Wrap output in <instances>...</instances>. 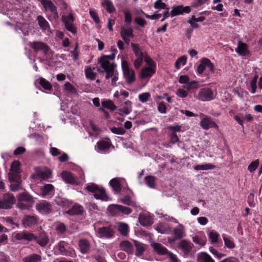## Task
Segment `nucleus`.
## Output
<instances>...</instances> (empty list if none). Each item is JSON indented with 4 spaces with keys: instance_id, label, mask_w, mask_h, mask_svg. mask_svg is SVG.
Here are the masks:
<instances>
[{
    "instance_id": "obj_56",
    "label": "nucleus",
    "mask_w": 262,
    "mask_h": 262,
    "mask_svg": "<svg viewBox=\"0 0 262 262\" xmlns=\"http://www.w3.org/2000/svg\"><path fill=\"white\" fill-rule=\"evenodd\" d=\"M17 207L21 210H27L29 209L32 206V205L28 204L25 202H21L18 201L17 204Z\"/></svg>"
},
{
    "instance_id": "obj_63",
    "label": "nucleus",
    "mask_w": 262,
    "mask_h": 262,
    "mask_svg": "<svg viewBox=\"0 0 262 262\" xmlns=\"http://www.w3.org/2000/svg\"><path fill=\"white\" fill-rule=\"evenodd\" d=\"M21 180H20L19 182H14L16 183L15 184H11L10 185V189L12 191H16L18 190L20 188L21 186Z\"/></svg>"
},
{
    "instance_id": "obj_39",
    "label": "nucleus",
    "mask_w": 262,
    "mask_h": 262,
    "mask_svg": "<svg viewBox=\"0 0 262 262\" xmlns=\"http://www.w3.org/2000/svg\"><path fill=\"white\" fill-rule=\"evenodd\" d=\"M156 63L149 57H148V79L156 73Z\"/></svg>"
},
{
    "instance_id": "obj_9",
    "label": "nucleus",
    "mask_w": 262,
    "mask_h": 262,
    "mask_svg": "<svg viewBox=\"0 0 262 262\" xmlns=\"http://www.w3.org/2000/svg\"><path fill=\"white\" fill-rule=\"evenodd\" d=\"M193 247V244L189 240L182 239L178 244L177 248L180 250L185 255H188L191 252Z\"/></svg>"
},
{
    "instance_id": "obj_61",
    "label": "nucleus",
    "mask_w": 262,
    "mask_h": 262,
    "mask_svg": "<svg viewBox=\"0 0 262 262\" xmlns=\"http://www.w3.org/2000/svg\"><path fill=\"white\" fill-rule=\"evenodd\" d=\"M139 221L140 224L143 226H147V218L146 215L140 214L139 216Z\"/></svg>"
},
{
    "instance_id": "obj_18",
    "label": "nucleus",
    "mask_w": 262,
    "mask_h": 262,
    "mask_svg": "<svg viewBox=\"0 0 262 262\" xmlns=\"http://www.w3.org/2000/svg\"><path fill=\"white\" fill-rule=\"evenodd\" d=\"M97 235L99 238H111L114 235L113 229L110 227L100 228L97 231Z\"/></svg>"
},
{
    "instance_id": "obj_52",
    "label": "nucleus",
    "mask_w": 262,
    "mask_h": 262,
    "mask_svg": "<svg viewBox=\"0 0 262 262\" xmlns=\"http://www.w3.org/2000/svg\"><path fill=\"white\" fill-rule=\"evenodd\" d=\"M120 201L122 203L126 205L131 206H136V203L134 201L132 200L130 198L128 195L124 196L120 199Z\"/></svg>"
},
{
    "instance_id": "obj_2",
    "label": "nucleus",
    "mask_w": 262,
    "mask_h": 262,
    "mask_svg": "<svg viewBox=\"0 0 262 262\" xmlns=\"http://www.w3.org/2000/svg\"><path fill=\"white\" fill-rule=\"evenodd\" d=\"M151 246L158 254L160 255H167L169 262H180L177 255L169 251L161 244L151 242Z\"/></svg>"
},
{
    "instance_id": "obj_14",
    "label": "nucleus",
    "mask_w": 262,
    "mask_h": 262,
    "mask_svg": "<svg viewBox=\"0 0 262 262\" xmlns=\"http://www.w3.org/2000/svg\"><path fill=\"white\" fill-rule=\"evenodd\" d=\"M67 243L64 241H60L56 247L58 249L61 254L65 256H73L75 255V251L73 249H67Z\"/></svg>"
},
{
    "instance_id": "obj_46",
    "label": "nucleus",
    "mask_w": 262,
    "mask_h": 262,
    "mask_svg": "<svg viewBox=\"0 0 262 262\" xmlns=\"http://www.w3.org/2000/svg\"><path fill=\"white\" fill-rule=\"evenodd\" d=\"M187 62V57L182 56L179 58L175 62L174 66L177 69H180L181 65L185 66Z\"/></svg>"
},
{
    "instance_id": "obj_20",
    "label": "nucleus",
    "mask_w": 262,
    "mask_h": 262,
    "mask_svg": "<svg viewBox=\"0 0 262 262\" xmlns=\"http://www.w3.org/2000/svg\"><path fill=\"white\" fill-rule=\"evenodd\" d=\"M37 223V218L35 215H25L22 220V224L25 228H29Z\"/></svg>"
},
{
    "instance_id": "obj_50",
    "label": "nucleus",
    "mask_w": 262,
    "mask_h": 262,
    "mask_svg": "<svg viewBox=\"0 0 262 262\" xmlns=\"http://www.w3.org/2000/svg\"><path fill=\"white\" fill-rule=\"evenodd\" d=\"M98 149L100 150L104 151L108 149L110 147V144L106 141H100L97 143Z\"/></svg>"
},
{
    "instance_id": "obj_47",
    "label": "nucleus",
    "mask_w": 262,
    "mask_h": 262,
    "mask_svg": "<svg viewBox=\"0 0 262 262\" xmlns=\"http://www.w3.org/2000/svg\"><path fill=\"white\" fill-rule=\"evenodd\" d=\"M192 241L195 244L204 246L206 243V238L205 235L202 236L196 235L192 238Z\"/></svg>"
},
{
    "instance_id": "obj_62",
    "label": "nucleus",
    "mask_w": 262,
    "mask_h": 262,
    "mask_svg": "<svg viewBox=\"0 0 262 262\" xmlns=\"http://www.w3.org/2000/svg\"><path fill=\"white\" fill-rule=\"evenodd\" d=\"M209 250L211 253L218 259H221L222 257L225 256V254L220 253L217 250L213 248H210Z\"/></svg>"
},
{
    "instance_id": "obj_34",
    "label": "nucleus",
    "mask_w": 262,
    "mask_h": 262,
    "mask_svg": "<svg viewBox=\"0 0 262 262\" xmlns=\"http://www.w3.org/2000/svg\"><path fill=\"white\" fill-rule=\"evenodd\" d=\"M101 4L104 7L107 12L111 13L115 11V8L110 0H101Z\"/></svg>"
},
{
    "instance_id": "obj_55",
    "label": "nucleus",
    "mask_w": 262,
    "mask_h": 262,
    "mask_svg": "<svg viewBox=\"0 0 262 262\" xmlns=\"http://www.w3.org/2000/svg\"><path fill=\"white\" fill-rule=\"evenodd\" d=\"M110 130L113 133L120 135H124L126 132L125 130L122 127H112L110 128Z\"/></svg>"
},
{
    "instance_id": "obj_45",
    "label": "nucleus",
    "mask_w": 262,
    "mask_h": 262,
    "mask_svg": "<svg viewBox=\"0 0 262 262\" xmlns=\"http://www.w3.org/2000/svg\"><path fill=\"white\" fill-rule=\"evenodd\" d=\"M258 78V75L256 74L254 75L252 80L250 81V84L251 89L250 90V91L252 94H254L256 93L257 89V81Z\"/></svg>"
},
{
    "instance_id": "obj_28",
    "label": "nucleus",
    "mask_w": 262,
    "mask_h": 262,
    "mask_svg": "<svg viewBox=\"0 0 262 262\" xmlns=\"http://www.w3.org/2000/svg\"><path fill=\"white\" fill-rule=\"evenodd\" d=\"M80 251L82 254H86L90 248V242L86 239H80L78 244Z\"/></svg>"
},
{
    "instance_id": "obj_35",
    "label": "nucleus",
    "mask_w": 262,
    "mask_h": 262,
    "mask_svg": "<svg viewBox=\"0 0 262 262\" xmlns=\"http://www.w3.org/2000/svg\"><path fill=\"white\" fill-rule=\"evenodd\" d=\"M198 262H215L212 257L206 252H201L198 255Z\"/></svg>"
},
{
    "instance_id": "obj_48",
    "label": "nucleus",
    "mask_w": 262,
    "mask_h": 262,
    "mask_svg": "<svg viewBox=\"0 0 262 262\" xmlns=\"http://www.w3.org/2000/svg\"><path fill=\"white\" fill-rule=\"evenodd\" d=\"M64 90L67 93L74 95L77 93L76 89L69 82H66L64 85Z\"/></svg>"
},
{
    "instance_id": "obj_4",
    "label": "nucleus",
    "mask_w": 262,
    "mask_h": 262,
    "mask_svg": "<svg viewBox=\"0 0 262 262\" xmlns=\"http://www.w3.org/2000/svg\"><path fill=\"white\" fill-rule=\"evenodd\" d=\"M86 189L89 192L93 193L96 199H99L103 201H107L109 199L105 189L95 184L90 183L88 184Z\"/></svg>"
},
{
    "instance_id": "obj_10",
    "label": "nucleus",
    "mask_w": 262,
    "mask_h": 262,
    "mask_svg": "<svg viewBox=\"0 0 262 262\" xmlns=\"http://www.w3.org/2000/svg\"><path fill=\"white\" fill-rule=\"evenodd\" d=\"M74 17L72 13H70L68 16H62V21L64 24L66 28L72 33H76L77 31L76 28L73 24Z\"/></svg>"
},
{
    "instance_id": "obj_27",
    "label": "nucleus",
    "mask_w": 262,
    "mask_h": 262,
    "mask_svg": "<svg viewBox=\"0 0 262 262\" xmlns=\"http://www.w3.org/2000/svg\"><path fill=\"white\" fill-rule=\"evenodd\" d=\"M41 247H45L49 242V238L46 233H40L38 237L36 236V239H34Z\"/></svg>"
},
{
    "instance_id": "obj_36",
    "label": "nucleus",
    "mask_w": 262,
    "mask_h": 262,
    "mask_svg": "<svg viewBox=\"0 0 262 262\" xmlns=\"http://www.w3.org/2000/svg\"><path fill=\"white\" fill-rule=\"evenodd\" d=\"M120 34L123 39H125L126 37H133V30L131 28L123 27L121 28Z\"/></svg>"
},
{
    "instance_id": "obj_5",
    "label": "nucleus",
    "mask_w": 262,
    "mask_h": 262,
    "mask_svg": "<svg viewBox=\"0 0 262 262\" xmlns=\"http://www.w3.org/2000/svg\"><path fill=\"white\" fill-rule=\"evenodd\" d=\"M171 232L172 237L168 238L170 244H172L178 240H181L186 236L185 227L181 224H179L178 226L173 228Z\"/></svg>"
},
{
    "instance_id": "obj_64",
    "label": "nucleus",
    "mask_w": 262,
    "mask_h": 262,
    "mask_svg": "<svg viewBox=\"0 0 262 262\" xmlns=\"http://www.w3.org/2000/svg\"><path fill=\"white\" fill-rule=\"evenodd\" d=\"M189 81V77L187 75H181L179 77V82L180 83L186 84L188 86Z\"/></svg>"
},
{
    "instance_id": "obj_15",
    "label": "nucleus",
    "mask_w": 262,
    "mask_h": 262,
    "mask_svg": "<svg viewBox=\"0 0 262 262\" xmlns=\"http://www.w3.org/2000/svg\"><path fill=\"white\" fill-rule=\"evenodd\" d=\"M108 209L113 215H115L117 211H120L127 215L132 212V210L129 208L120 205H112L110 206Z\"/></svg>"
},
{
    "instance_id": "obj_51",
    "label": "nucleus",
    "mask_w": 262,
    "mask_h": 262,
    "mask_svg": "<svg viewBox=\"0 0 262 262\" xmlns=\"http://www.w3.org/2000/svg\"><path fill=\"white\" fill-rule=\"evenodd\" d=\"M134 244L136 248V255L139 256L144 251V248H143L142 244L137 241H134Z\"/></svg>"
},
{
    "instance_id": "obj_13",
    "label": "nucleus",
    "mask_w": 262,
    "mask_h": 262,
    "mask_svg": "<svg viewBox=\"0 0 262 262\" xmlns=\"http://www.w3.org/2000/svg\"><path fill=\"white\" fill-rule=\"evenodd\" d=\"M29 46L31 47L35 52L41 51L46 54L49 50V47L46 43L41 41H34L30 42Z\"/></svg>"
},
{
    "instance_id": "obj_25",
    "label": "nucleus",
    "mask_w": 262,
    "mask_h": 262,
    "mask_svg": "<svg viewBox=\"0 0 262 262\" xmlns=\"http://www.w3.org/2000/svg\"><path fill=\"white\" fill-rule=\"evenodd\" d=\"M154 228L158 233L161 234H169L171 233V228L169 225L165 223H160L154 226Z\"/></svg>"
},
{
    "instance_id": "obj_29",
    "label": "nucleus",
    "mask_w": 262,
    "mask_h": 262,
    "mask_svg": "<svg viewBox=\"0 0 262 262\" xmlns=\"http://www.w3.org/2000/svg\"><path fill=\"white\" fill-rule=\"evenodd\" d=\"M63 180L67 183L71 184H75L77 183V179L70 172L64 171L61 173Z\"/></svg>"
},
{
    "instance_id": "obj_41",
    "label": "nucleus",
    "mask_w": 262,
    "mask_h": 262,
    "mask_svg": "<svg viewBox=\"0 0 262 262\" xmlns=\"http://www.w3.org/2000/svg\"><path fill=\"white\" fill-rule=\"evenodd\" d=\"M118 230L123 235L126 236L128 232V226L127 224L122 223H119L118 224Z\"/></svg>"
},
{
    "instance_id": "obj_37",
    "label": "nucleus",
    "mask_w": 262,
    "mask_h": 262,
    "mask_svg": "<svg viewBox=\"0 0 262 262\" xmlns=\"http://www.w3.org/2000/svg\"><path fill=\"white\" fill-rule=\"evenodd\" d=\"M41 256L37 254H30L23 258V262H40Z\"/></svg>"
},
{
    "instance_id": "obj_38",
    "label": "nucleus",
    "mask_w": 262,
    "mask_h": 262,
    "mask_svg": "<svg viewBox=\"0 0 262 262\" xmlns=\"http://www.w3.org/2000/svg\"><path fill=\"white\" fill-rule=\"evenodd\" d=\"M195 170H207L214 169L216 168V166L211 163H205L202 165H196L194 166Z\"/></svg>"
},
{
    "instance_id": "obj_26",
    "label": "nucleus",
    "mask_w": 262,
    "mask_h": 262,
    "mask_svg": "<svg viewBox=\"0 0 262 262\" xmlns=\"http://www.w3.org/2000/svg\"><path fill=\"white\" fill-rule=\"evenodd\" d=\"M37 176L40 179L46 180L51 178L52 172L49 169L43 168L37 171Z\"/></svg>"
},
{
    "instance_id": "obj_58",
    "label": "nucleus",
    "mask_w": 262,
    "mask_h": 262,
    "mask_svg": "<svg viewBox=\"0 0 262 262\" xmlns=\"http://www.w3.org/2000/svg\"><path fill=\"white\" fill-rule=\"evenodd\" d=\"M200 86V85L198 81L195 80L191 81H189V83H188L187 90H190L193 89H198Z\"/></svg>"
},
{
    "instance_id": "obj_17",
    "label": "nucleus",
    "mask_w": 262,
    "mask_h": 262,
    "mask_svg": "<svg viewBox=\"0 0 262 262\" xmlns=\"http://www.w3.org/2000/svg\"><path fill=\"white\" fill-rule=\"evenodd\" d=\"M46 11H49L55 15H58L56 7L51 0H38Z\"/></svg>"
},
{
    "instance_id": "obj_16",
    "label": "nucleus",
    "mask_w": 262,
    "mask_h": 262,
    "mask_svg": "<svg viewBox=\"0 0 262 262\" xmlns=\"http://www.w3.org/2000/svg\"><path fill=\"white\" fill-rule=\"evenodd\" d=\"M36 208L41 214H48L52 211V206L50 203L42 201L36 205Z\"/></svg>"
},
{
    "instance_id": "obj_54",
    "label": "nucleus",
    "mask_w": 262,
    "mask_h": 262,
    "mask_svg": "<svg viewBox=\"0 0 262 262\" xmlns=\"http://www.w3.org/2000/svg\"><path fill=\"white\" fill-rule=\"evenodd\" d=\"M56 231L60 234H63L67 230L66 226L63 223H59L55 228Z\"/></svg>"
},
{
    "instance_id": "obj_1",
    "label": "nucleus",
    "mask_w": 262,
    "mask_h": 262,
    "mask_svg": "<svg viewBox=\"0 0 262 262\" xmlns=\"http://www.w3.org/2000/svg\"><path fill=\"white\" fill-rule=\"evenodd\" d=\"M115 55L114 54L110 55H104L102 56L99 60V63L101 67L106 72L105 79H108L112 78L114 75L117 73V71L115 70V65L113 62Z\"/></svg>"
},
{
    "instance_id": "obj_11",
    "label": "nucleus",
    "mask_w": 262,
    "mask_h": 262,
    "mask_svg": "<svg viewBox=\"0 0 262 262\" xmlns=\"http://www.w3.org/2000/svg\"><path fill=\"white\" fill-rule=\"evenodd\" d=\"M14 238L16 240L24 241L27 242L33 241L36 239V236L31 232L24 230L14 234Z\"/></svg>"
},
{
    "instance_id": "obj_49",
    "label": "nucleus",
    "mask_w": 262,
    "mask_h": 262,
    "mask_svg": "<svg viewBox=\"0 0 262 262\" xmlns=\"http://www.w3.org/2000/svg\"><path fill=\"white\" fill-rule=\"evenodd\" d=\"M224 241L225 245L229 249H233L235 247V244L230 238L227 237L225 234L222 235Z\"/></svg>"
},
{
    "instance_id": "obj_7",
    "label": "nucleus",
    "mask_w": 262,
    "mask_h": 262,
    "mask_svg": "<svg viewBox=\"0 0 262 262\" xmlns=\"http://www.w3.org/2000/svg\"><path fill=\"white\" fill-rule=\"evenodd\" d=\"M198 98L202 101H210L214 99L212 90L208 87H205L200 90Z\"/></svg>"
},
{
    "instance_id": "obj_32",
    "label": "nucleus",
    "mask_w": 262,
    "mask_h": 262,
    "mask_svg": "<svg viewBox=\"0 0 262 262\" xmlns=\"http://www.w3.org/2000/svg\"><path fill=\"white\" fill-rule=\"evenodd\" d=\"M110 184L115 192L119 193L121 191V188L120 178H116L112 179L110 182Z\"/></svg>"
},
{
    "instance_id": "obj_23",
    "label": "nucleus",
    "mask_w": 262,
    "mask_h": 262,
    "mask_svg": "<svg viewBox=\"0 0 262 262\" xmlns=\"http://www.w3.org/2000/svg\"><path fill=\"white\" fill-rule=\"evenodd\" d=\"M17 201L25 202L32 205L34 203L33 197L27 192L20 193L17 196Z\"/></svg>"
},
{
    "instance_id": "obj_31",
    "label": "nucleus",
    "mask_w": 262,
    "mask_h": 262,
    "mask_svg": "<svg viewBox=\"0 0 262 262\" xmlns=\"http://www.w3.org/2000/svg\"><path fill=\"white\" fill-rule=\"evenodd\" d=\"M121 250L129 254H132L134 252L133 245L127 241H122L120 244Z\"/></svg>"
},
{
    "instance_id": "obj_43",
    "label": "nucleus",
    "mask_w": 262,
    "mask_h": 262,
    "mask_svg": "<svg viewBox=\"0 0 262 262\" xmlns=\"http://www.w3.org/2000/svg\"><path fill=\"white\" fill-rule=\"evenodd\" d=\"M208 236L211 240V244H214L217 243L220 234L216 231L211 230L209 233Z\"/></svg>"
},
{
    "instance_id": "obj_33",
    "label": "nucleus",
    "mask_w": 262,
    "mask_h": 262,
    "mask_svg": "<svg viewBox=\"0 0 262 262\" xmlns=\"http://www.w3.org/2000/svg\"><path fill=\"white\" fill-rule=\"evenodd\" d=\"M38 24L40 29L43 31L49 30L50 29V25L46 19L42 16H38L37 17Z\"/></svg>"
},
{
    "instance_id": "obj_44",
    "label": "nucleus",
    "mask_w": 262,
    "mask_h": 262,
    "mask_svg": "<svg viewBox=\"0 0 262 262\" xmlns=\"http://www.w3.org/2000/svg\"><path fill=\"white\" fill-rule=\"evenodd\" d=\"M206 58L203 57L200 60V63L198 65L197 68V72L199 74H202L206 70L207 66L205 63H206Z\"/></svg>"
},
{
    "instance_id": "obj_6",
    "label": "nucleus",
    "mask_w": 262,
    "mask_h": 262,
    "mask_svg": "<svg viewBox=\"0 0 262 262\" xmlns=\"http://www.w3.org/2000/svg\"><path fill=\"white\" fill-rule=\"evenodd\" d=\"M121 67L126 82L128 83H131L134 81L135 80V73L132 69L129 68L128 62L125 60L122 61Z\"/></svg>"
},
{
    "instance_id": "obj_21",
    "label": "nucleus",
    "mask_w": 262,
    "mask_h": 262,
    "mask_svg": "<svg viewBox=\"0 0 262 262\" xmlns=\"http://www.w3.org/2000/svg\"><path fill=\"white\" fill-rule=\"evenodd\" d=\"M235 52L241 56H247L250 54L247 45L241 41H238L237 47L235 49Z\"/></svg>"
},
{
    "instance_id": "obj_19",
    "label": "nucleus",
    "mask_w": 262,
    "mask_h": 262,
    "mask_svg": "<svg viewBox=\"0 0 262 262\" xmlns=\"http://www.w3.org/2000/svg\"><path fill=\"white\" fill-rule=\"evenodd\" d=\"M201 127L204 129H208L210 128L218 129V125L212 121L211 118L206 117L203 118L200 122Z\"/></svg>"
},
{
    "instance_id": "obj_60",
    "label": "nucleus",
    "mask_w": 262,
    "mask_h": 262,
    "mask_svg": "<svg viewBox=\"0 0 262 262\" xmlns=\"http://www.w3.org/2000/svg\"><path fill=\"white\" fill-rule=\"evenodd\" d=\"M170 142L172 144L179 142L180 140L176 133L172 132L169 134Z\"/></svg>"
},
{
    "instance_id": "obj_53",
    "label": "nucleus",
    "mask_w": 262,
    "mask_h": 262,
    "mask_svg": "<svg viewBox=\"0 0 262 262\" xmlns=\"http://www.w3.org/2000/svg\"><path fill=\"white\" fill-rule=\"evenodd\" d=\"M258 165H259V160H256L254 161H252L249 165V166L248 167V170L250 172H253L256 169V168L258 166Z\"/></svg>"
},
{
    "instance_id": "obj_40",
    "label": "nucleus",
    "mask_w": 262,
    "mask_h": 262,
    "mask_svg": "<svg viewBox=\"0 0 262 262\" xmlns=\"http://www.w3.org/2000/svg\"><path fill=\"white\" fill-rule=\"evenodd\" d=\"M102 107L107 108L111 111H115L117 106L114 104L113 102L109 99L104 100L101 102Z\"/></svg>"
},
{
    "instance_id": "obj_42",
    "label": "nucleus",
    "mask_w": 262,
    "mask_h": 262,
    "mask_svg": "<svg viewBox=\"0 0 262 262\" xmlns=\"http://www.w3.org/2000/svg\"><path fill=\"white\" fill-rule=\"evenodd\" d=\"M39 83L45 90L51 91L52 89L51 84L46 79L40 77L38 79Z\"/></svg>"
},
{
    "instance_id": "obj_8",
    "label": "nucleus",
    "mask_w": 262,
    "mask_h": 262,
    "mask_svg": "<svg viewBox=\"0 0 262 262\" xmlns=\"http://www.w3.org/2000/svg\"><path fill=\"white\" fill-rule=\"evenodd\" d=\"M15 199L11 193H6L0 199V208L9 209L15 203Z\"/></svg>"
},
{
    "instance_id": "obj_22",
    "label": "nucleus",
    "mask_w": 262,
    "mask_h": 262,
    "mask_svg": "<svg viewBox=\"0 0 262 262\" xmlns=\"http://www.w3.org/2000/svg\"><path fill=\"white\" fill-rule=\"evenodd\" d=\"M42 197L50 198L54 193V187L50 184L45 185L41 189Z\"/></svg>"
},
{
    "instance_id": "obj_59",
    "label": "nucleus",
    "mask_w": 262,
    "mask_h": 262,
    "mask_svg": "<svg viewBox=\"0 0 262 262\" xmlns=\"http://www.w3.org/2000/svg\"><path fill=\"white\" fill-rule=\"evenodd\" d=\"M206 63H205L204 64H205L206 66H207L206 68H208L209 69V71L211 73H214V71H215V68H214V64L212 62H211L210 60L207 58H206Z\"/></svg>"
},
{
    "instance_id": "obj_24",
    "label": "nucleus",
    "mask_w": 262,
    "mask_h": 262,
    "mask_svg": "<svg viewBox=\"0 0 262 262\" xmlns=\"http://www.w3.org/2000/svg\"><path fill=\"white\" fill-rule=\"evenodd\" d=\"M83 212V207L81 205L76 203L70 209L67 210L66 213L70 215H80L82 214Z\"/></svg>"
},
{
    "instance_id": "obj_57",
    "label": "nucleus",
    "mask_w": 262,
    "mask_h": 262,
    "mask_svg": "<svg viewBox=\"0 0 262 262\" xmlns=\"http://www.w3.org/2000/svg\"><path fill=\"white\" fill-rule=\"evenodd\" d=\"M133 50L137 57L143 56V54L139 49L138 45L134 43H131Z\"/></svg>"
},
{
    "instance_id": "obj_30",
    "label": "nucleus",
    "mask_w": 262,
    "mask_h": 262,
    "mask_svg": "<svg viewBox=\"0 0 262 262\" xmlns=\"http://www.w3.org/2000/svg\"><path fill=\"white\" fill-rule=\"evenodd\" d=\"M97 67L95 66H86L84 69V73L87 78L94 80L96 78V73L94 72Z\"/></svg>"
},
{
    "instance_id": "obj_12",
    "label": "nucleus",
    "mask_w": 262,
    "mask_h": 262,
    "mask_svg": "<svg viewBox=\"0 0 262 262\" xmlns=\"http://www.w3.org/2000/svg\"><path fill=\"white\" fill-rule=\"evenodd\" d=\"M191 12V8L189 6H184L183 5L173 6L170 12L171 17L179 15H183L184 13L188 14Z\"/></svg>"
},
{
    "instance_id": "obj_3",
    "label": "nucleus",
    "mask_w": 262,
    "mask_h": 262,
    "mask_svg": "<svg viewBox=\"0 0 262 262\" xmlns=\"http://www.w3.org/2000/svg\"><path fill=\"white\" fill-rule=\"evenodd\" d=\"M20 166L21 164L18 160H14L11 163L8 173L9 180L11 183L12 182H19L21 178Z\"/></svg>"
}]
</instances>
